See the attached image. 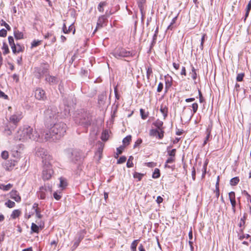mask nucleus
<instances>
[{
    "instance_id": "49",
    "label": "nucleus",
    "mask_w": 251,
    "mask_h": 251,
    "mask_svg": "<svg viewBox=\"0 0 251 251\" xmlns=\"http://www.w3.org/2000/svg\"><path fill=\"white\" fill-rule=\"evenodd\" d=\"M174 158L173 157H170L166 160L165 167H167V164L169 163H172L174 161Z\"/></svg>"
},
{
    "instance_id": "32",
    "label": "nucleus",
    "mask_w": 251,
    "mask_h": 251,
    "mask_svg": "<svg viewBox=\"0 0 251 251\" xmlns=\"http://www.w3.org/2000/svg\"><path fill=\"white\" fill-rule=\"evenodd\" d=\"M31 230L34 232H38L39 227L35 224L32 223L31 227Z\"/></svg>"
},
{
    "instance_id": "52",
    "label": "nucleus",
    "mask_w": 251,
    "mask_h": 251,
    "mask_svg": "<svg viewBox=\"0 0 251 251\" xmlns=\"http://www.w3.org/2000/svg\"><path fill=\"white\" fill-rule=\"evenodd\" d=\"M163 87V83H161V82H160L158 84V86H157V92H160L162 90Z\"/></svg>"
},
{
    "instance_id": "22",
    "label": "nucleus",
    "mask_w": 251,
    "mask_h": 251,
    "mask_svg": "<svg viewBox=\"0 0 251 251\" xmlns=\"http://www.w3.org/2000/svg\"><path fill=\"white\" fill-rule=\"evenodd\" d=\"M46 79L47 81H48L50 84L55 83L56 81V78L54 76H47Z\"/></svg>"
},
{
    "instance_id": "25",
    "label": "nucleus",
    "mask_w": 251,
    "mask_h": 251,
    "mask_svg": "<svg viewBox=\"0 0 251 251\" xmlns=\"http://www.w3.org/2000/svg\"><path fill=\"white\" fill-rule=\"evenodd\" d=\"M138 243V240H135L132 242L131 245V250L132 251H136V247Z\"/></svg>"
},
{
    "instance_id": "26",
    "label": "nucleus",
    "mask_w": 251,
    "mask_h": 251,
    "mask_svg": "<svg viewBox=\"0 0 251 251\" xmlns=\"http://www.w3.org/2000/svg\"><path fill=\"white\" fill-rule=\"evenodd\" d=\"M172 78L170 76H165L166 87H169L172 85Z\"/></svg>"
},
{
    "instance_id": "40",
    "label": "nucleus",
    "mask_w": 251,
    "mask_h": 251,
    "mask_svg": "<svg viewBox=\"0 0 251 251\" xmlns=\"http://www.w3.org/2000/svg\"><path fill=\"white\" fill-rule=\"evenodd\" d=\"M244 76V74L243 73L239 74L237 75L236 77V80L237 81H241L243 80V79Z\"/></svg>"
},
{
    "instance_id": "27",
    "label": "nucleus",
    "mask_w": 251,
    "mask_h": 251,
    "mask_svg": "<svg viewBox=\"0 0 251 251\" xmlns=\"http://www.w3.org/2000/svg\"><path fill=\"white\" fill-rule=\"evenodd\" d=\"M133 160V157L132 156H129L127 162L126 163V166L128 168H131L133 167V164L132 161Z\"/></svg>"
},
{
    "instance_id": "35",
    "label": "nucleus",
    "mask_w": 251,
    "mask_h": 251,
    "mask_svg": "<svg viewBox=\"0 0 251 251\" xmlns=\"http://www.w3.org/2000/svg\"><path fill=\"white\" fill-rule=\"evenodd\" d=\"M143 176V175L139 173H135L133 175V177L135 178H137L138 180H140L142 177Z\"/></svg>"
},
{
    "instance_id": "50",
    "label": "nucleus",
    "mask_w": 251,
    "mask_h": 251,
    "mask_svg": "<svg viewBox=\"0 0 251 251\" xmlns=\"http://www.w3.org/2000/svg\"><path fill=\"white\" fill-rule=\"evenodd\" d=\"M7 34V31L5 29H2L0 30V36L5 37Z\"/></svg>"
},
{
    "instance_id": "33",
    "label": "nucleus",
    "mask_w": 251,
    "mask_h": 251,
    "mask_svg": "<svg viewBox=\"0 0 251 251\" xmlns=\"http://www.w3.org/2000/svg\"><path fill=\"white\" fill-rule=\"evenodd\" d=\"M66 182L63 180L62 178H60V184L59 187L61 188L62 189H64L66 186Z\"/></svg>"
},
{
    "instance_id": "47",
    "label": "nucleus",
    "mask_w": 251,
    "mask_h": 251,
    "mask_svg": "<svg viewBox=\"0 0 251 251\" xmlns=\"http://www.w3.org/2000/svg\"><path fill=\"white\" fill-rule=\"evenodd\" d=\"M155 125L158 128V129H161L160 127L163 125V122L161 121L158 120L156 122Z\"/></svg>"
},
{
    "instance_id": "34",
    "label": "nucleus",
    "mask_w": 251,
    "mask_h": 251,
    "mask_svg": "<svg viewBox=\"0 0 251 251\" xmlns=\"http://www.w3.org/2000/svg\"><path fill=\"white\" fill-rule=\"evenodd\" d=\"M251 9V0L249 2V3H248V4L247 6L245 18H246L248 16Z\"/></svg>"
},
{
    "instance_id": "1",
    "label": "nucleus",
    "mask_w": 251,
    "mask_h": 251,
    "mask_svg": "<svg viewBox=\"0 0 251 251\" xmlns=\"http://www.w3.org/2000/svg\"><path fill=\"white\" fill-rule=\"evenodd\" d=\"M42 131L36 129L33 130L28 126L20 127L15 135L14 139L17 141L22 142L28 141L29 140L43 141L41 135Z\"/></svg>"
},
{
    "instance_id": "57",
    "label": "nucleus",
    "mask_w": 251,
    "mask_h": 251,
    "mask_svg": "<svg viewBox=\"0 0 251 251\" xmlns=\"http://www.w3.org/2000/svg\"><path fill=\"white\" fill-rule=\"evenodd\" d=\"M156 202L158 203V204H160L161 203V202H162L163 201V198L160 197V196H158L157 197V199H156Z\"/></svg>"
},
{
    "instance_id": "48",
    "label": "nucleus",
    "mask_w": 251,
    "mask_h": 251,
    "mask_svg": "<svg viewBox=\"0 0 251 251\" xmlns=\"http://www.w3.org/2000/svg\"><path fill=\"white\" fill-rule=\"evenodd\" d=\"M192 77L193 79H196L197 78V74L195 71V69L194 67L192 68Z\"/></svg>"
},
{
    "instance_id": "46",
    "label": "nucleus",
    "mask_w": 251,
    "mask_h": 251,
    "mask_svg": "<svg viewBox=\"0 0 251 251\" xmlns=\"http://www.w3.org/2000/svg\"><path fill=\"white\" fill-rule=\"evenodd\" d=\"M4 132L7 135H10L12 134V131L8 127L5 128Z\"/></svg>"
},
{
    "instance_id": "30",
    "label": "nucleus",
    "mask_w": 251,
    "mask_h": 251,
    "mask_svg": "<svg viewBox=\"0 0 251 251\" xmlns=\"http://www.w3.org/2000/svg\"><path fill=\"white\" fill-rule=\"evenodd\" d=\"M131 140V136L130 135L127 136L123 140V142L125 145H128Z\"/></svg>"
},
{
    "instance_id": "6",
    "label": "nucleus",
    "mask_w": 251,
    "mask_h": 251,
    "mask_svg": "<svg viewBox=\"0 0 251 251\" xmlns=\"http://www.w3.org/2000/svg\"><path fill=\"white\" fill-rule=\"evenodd\" d=\"M48 191L49 192L51 191V189L49 186L48 187H47L46 186L41 187L40 189V191L38 193V197L41 199H45L46 196V193Z\"/></svg>"
},
{
    "instance_id": "12",
    "label": "nucleus",
    "mask_w": 251,
    "mask_h": 251,
    "mask_svg": "<svg viewBox=\"0 0 251 251\" xmlns=\"http://www.w3.org/2000/svg\"><path fill=\"white\" fill-rule=\"evenodd\" d=\"M63 32L64 33H68L70 32L71 31H73V34H74L75 33V29L73 25H71L69 26L68 29L67 30L66 25L64 24L63 25Z\"/></svg>"
},
{
    "instance_id": "43",
    "label": "nucleus",
    "mask_w": 251,
    "mask_h": 251,
    "mask_svg": "<svg viewBox=\"0 0 251 251\" xmlns=\"http://www.w3.org/2000/svg\"><path fill=\"white\" fill-rule=\"evenodd\" d=\"M1 157L4 159H6L8 157V153L6 151H3L1 153Z\"/></svg>"
},
{
    "instance_id": "41",
    "label": "nucleus",
    "mask_w": 251,
    "mask_h": 251,
    "mask_svg": "<svg viewBox=\"0 0 251 251\" xmlns=\"http://www.w3.org/2000/svg\"><path fill=\"white\" fill-rule=\"evenodd\" d=\"M159 139H161L163 137V131L161 129H158L157 136Z\"/></svg>"
},
{
    "instance_id": "55",
    "label": "nucleus",
    "mask_w": 251,
    "mask_h": 251,
    "mask_svg": "<svg viewBox=\"0 0 251 251\" xmlns=\"http://www.w3.org/2000/svg\"><path fill=\"white\" fill-rule=\"evenodd\" d=\"M123 150H124V147H123V146H120L119 148H118L117 149V155L121 154Z\"/></svg>"
},
{
    "instance_id": "31",
    "label": "nucleus",
    "mask_w": 251,
    "mask_h": 251,
    "mask_svg": "<svg viewBox=\"0 0 251 251\" xmlns=\"http://www.w3.org/2000/svg\"><path fill=\"white\" fill-rule=\"evenodd\" d=\"M160 176V172L159 170L158 169H155L154 171V172L152 174V177L154 178H157L159 177Z\"/></svg>"
},
{
    "instance_id": "24",
    "label": "nucleus",
    "mask_w": 251,
    "mask_h": 251,
    "mask_svg": "<svg viewBox=\"0 0 251 251\" xmlns=\"http://www.w3.org/2000/svg\"><path fill=\"white\" fill-rule=\"evenodd\" d=\"M239 182V178L238 177H235L231 179L230 184L232 186L236 185Z\"/></svg>"
},
{
    "instance_id": "45",
    "label": "nucleus",
    "mask_w": 251,
    "mask_h": 251,
    "mask_svg": "<svg viewBox=\"0 0 251 251\" xmlns=\"http://www.w3.org/2000/svg\"><path fill=\"white\" fill-rule=\"evenodd\" d=\"M176 150L173 149L171 151H168V154L170 156V157H173L174 158V156L176 154Z\"/></svg>"
},
{
    "instance_id": "2",
    "label": "nucleus",
    "mask_w": 251,
    "mask_h": 251,
    "mask_svg": "<svg viewBox=\"0 0 251 251\" xmlns=\"http://www.w3.org/2000/svg\"><path fill=\"white\" fill-rule=\"evenodd\" d=\"M66 126L62 122L55 123L45 134L42 133L43 140L55 141L60 139L66 132Z\"/></svg>"
},
{
    "instance_id": "10",
    "label": "nucleus",
    "mask_w": 251,
    "mask_h": 251,
    "mask_svg": "<svg viewBox=\"0 0 251 251\" xmlns=\"http://www.w3.org/2000/svg\"><path fill=\"white\" fill-rule=\"evenodd\" d=\"M35 213L36 216L39 219H41L42 217V215L40 213V211L38 208V204L34 203L32 206V213L33 214Z\"/></svg>"
},
{
    "instance_id": "16",
    "label": "nucleus",
    "mask_w": 251,
    "mask_h": 251,
    "mask_svg": "<svg viewBox=\"0 0 251 251\" xmlns=\"http://www.w3.org/2000/svg\"><path fill=\"white\" fill-rule=\"evenodd\" d=\"M46 115L49 116V118L50 119V122L52 121V122L53 123L54 120H56L57 119V116L56 114H51V111L50 110H47L46 111Z\"/></svg>"
},
{
    "instance_id": "37",
    "label": "nucleus",
    "mask_w": 251,
    "mask_h": 251,
    "mask_svg": "<svg viewBox=\"0 0 251 251\" xmlns=\"http://www.w3.org/2000/svg\"><path fill=\"white\" fill-rule=\"evenodd\" d=\"M41 41L40 40H34L31 43V48L36 47L41 44Z\"/></svg>"
},
{
    "instance_id": "3",
    "label": "nucleus",
    "mask_w": 251,
    "mask_h": 251,
    "mask_svg": "<svg viewBox=\"0 0 251 251\" xmlns=\"http://www.w3.org/2000/svg\"><path fill=\"white\" fill-rule=\"evenodd\" d=\"M37 155L40 156L43 160V173L42 177L44 180L50 179L53 173L52 167V159L51 156L44 149H40L37 151Z\"/></svg>"
},
{
    "instance_id": "58",
    "label": "nucleus",
    "mask_w": 251,
    "mask_h": 251,
    "mask_svg": "<svg viewBox=\"0 0 251 251\" xmlns=\"http://www.w3.org/2000/svg\"><path fill=\"white\" fill-rule=\"evenodd\" d=\"M157 131L158 130H151L150 132L151 135L157 136Z\"/></svg>"
},
{
    "instance_id": "4",
    "label": "nucleus",
    "mask_w": 251,
    "mask_h": 251,
    "mask_svg": "<svg viewBox=\"0 0 251 251\" xmlns=\"http://www.w3.org/2000/svg\"><path fill=\"white\" fill-rule=\"evenodd\" d=\"M131 55L132 53L129 51H127L123 48H118L115 50L113 53V55L117 58L128 57Z\"/></svg>"
},
{
    "instance_id": "19",
    "label": "nucleus",
    "mask_w": 251,
    "mask_h": 251,
    "mask_svg": "<svg viewBox=\"0 0 251 251\" xmlns=\"http://www.w3.org/2000/svg\"><path fill=\"white\" fill-rule=\"evenodd\" d=\"M107 3L105 2H101L100 3L98 6V9L100 12H103L104 11V7L106 6Z\"/></svg>"
},
{
    "instance_id": "7",
    "label": "nucleus",
    "mask_w": 251,
    "mask_h": 251,
    "mask_svg": "<svg viewBox=\"0 0 251 251\" xmlns=\"http://www.w3.org/2000/svg\"><path fill=\"white\" fill-rule=\"evenodd\" d=\"M35 97L39 100H44L46 98L45 91L41 88H37L35 91Z\"/></svg>"
},
{
    "instance_id": "53",
    "label": "nucleus",
    "mask_w": 251,
    "mask_h": 251,
    "mask_svg": "<svg viewBox=\"0 0 251 251\" xmlns=\"http://www.w3.org/2000/svg\"><path fill=\"white\" fill-rule=\"evenodd\" d=\"M152 69L151 68H148L147 70V76L148 79L150 78V75L152 74Z\"/></svg>"
},
{
    "instance_id": "11",
    "label": "nucleus",
    "mask_w": 251,
    "mask_h": 251,
    "mask_svg": "<svg viewBox=\"0 0 251 251\" xmlns=\"http://www.w3.org/2000/svg\"><path fill=\"white\" fill-rule=\"evenodd\" d=\"M212 128V123L211 122H210V124L208 125V127L206 129V132L207 135H206V136L205 138V140L203 142V145H205L207 143V142L209 139V138L210 136Z\"/></svg>"
},
{
    "instance_id": "38",
    "label": "nucleus",
    "mask_w": 251,
    "mask_h": 251,
    "mask_svg": "<svg viewBox=\"0 0 251 251\" xmlns=\"http://www.w3.org/2000/svg\"><path fill=\"white\" fill-rule=\"evenodd\" d=\"M140 114H141V117L143 120L146 119L147 118V117L148 116V115L147 114L145 113V111H144V109H140Z\"/></svg>"
},
{
    "instance_id": "5",
    "label": "nucleus",
    "mask_w": 251,
    "mask_h": 251,
    "mask_svg": "<svg viewBox=\"0 0 251 251\" xmlns=\"http://www.w3.org/2000/svg\"><path fill=\"white\" fill-rule=\"evenodd\" d=\"M23 117V112L20 110H17L10 117L9 122L16 125L21 120Z\"/></svg>"
},
{
    "instance_id": "17",
    "label": "nucleus",
    "mask_w": 251,
    "mask_h": 251,
    "mask_svg": "<svg viewBox=\"0 0 251 251\" xmlns=\"http://www.w3.org/2000/svg\"><path fill=\"white\" fill-rule=\"evenodd\" d=\"M21 214V211L19 209H16L13 211L11 215V218L15 219L18 218Z\"/></svg>"
},
{
    "instance_id": "59",
    "label": "nucleus",
    "mask_w": 251,
    "mask_h": 251,
    "mask_svg": "<svg viewBox=\"0 0 251 251\" xmlns=\"http://www.w3.org/2000/svg\"><path fill=\"white\" fill-rule=\"evenodd\" d=\"M11 49H12V52L14 53H18L17 52V49L16 48V44L15 45H13L12 46H10Z\"/></svg>"
},
{
    "instance_id": "18",
    "label": "nucleus",
    "mask_w": 251,
    "mask_h": 251,
    "mask_svg": "<svg viewBox=\"0 0 251 251\" xmlns=\"http://www.w3.org/2000/svg\"><path fill=\"white\" fill-rule=\"evenodd\" d=\"M12 187V185L9 183L7 185L1 184H0V189L3 191H8Z\"/></svg>"
},
{
    "instance_id": "23",
    "label": "nucleus",
    "mask_w": 251,
    "mask_h": 251,
    "mask_svg": "<svg viewBox=\"0 0 251 251\" xmlns=\"http://www.w3.org/2000/svg\"><path fill=\"white\" fill-rule=\"evenodd\" d=\"M146 0H137V3L138 7H139L140 11L142 12L144 9V5L145 3Z\"/></svg>"
},
{
    "instance_id": "63",
    "label": "nucleus",
    "mask_w": 251,
    "mask_h": 251,
    "mask_svg": "<svg viewBox=\"0 0 251 251\" xmlns=\"http://www.w3.org/2000/svg\"><path fill=\"white\" fill-rule=\"evenodd\" d=\"M176 19H177V16H176L175 17H174V18L173 19V20H172V22H171V23L170 25L168 26V28H170V27L171 26V25H173L174 23H175V22H176Z\"/></svg>"
},
{
    "instance_id": "39",
    "label": "nucleus",
    "mask_w": 251,
    "mask_h": 251,
    "mask_svg": "<svg viewBox=\"0 0 251 251\" xmlns=\"http://www.w3.org/2000/svg\"><path fill=\"white\" fill-rule=\"evenodd\" d=\"M53 197L56 200H57V201L59 200L61 198V193L60 192L59 193H58L56 192H54L53 193Z\"/></svg>"
},
{
    "instance_id": "20",
    "label": "nucleus",
    "mask_w": 251,
    "mask_h": 251,
    "mask_svg": "<svg viewBox=\"0 0 251 251\" xmlns=\"http://www.w3.org/2000/svg\"><path fill=\"white\" fill-rule=\"evenodd\" d=\"M109 135L108 132L107 130H105L102 132L101 136V139L102 141H107L108 139Z\"/></svg>"
},
{
    "instance_id": "54",
    "label": "nucleus",
    "mask_w": 251,
    "mask_h": 251,
    "mask_svg": "<svg viewBox=\"0 0 251 251\" xmlns=\"http://www.w3.org/2000/svg\"><path fill=\"white\" fill-rule=\"evenodd\" d=\"M206 167H207V164L205 163L203 167V173L202 174V177H204L205 176L206 172Z\"/></svg>"
},
{
    "instance_id": "62",
    "label": "nucleus",
    "mask_w": 251,
    "mask_h": 251,
    "mask_svg": "<svg viewBox=\"0 0 251 251\" xmlns=\"http://www.w3.org/2000/svg\"><path fill=\"white\" fill-rule=\"evenodd\" d=\"M219 176H218L217 178V182L216 184V189L218 190V192H219Z\"/></svg>"
},
{
    "instance_id": "9",
    "label": "nucleus",
    "mask_w": 251,
    "mask_h": 251,
    "mask_svg": "<svg viewBox=\"0 0 251 251\" xmlns=\"http://www.w3.org/2000/svg\"><path fill=\"white\" fill-rule=\"evenodd\" d=\"M10 197L12 199L15 200L16 202L21 201V197L19 193L16 190H12L10 193Z\"/></svg>"
},
{
    "instance_id": "8",
    "label": "nucleus",
    "mask_w": 251,
    "mask_h": 251,
    "mask_svg": "<svg viewBox=\"0 0 251 251\" xmlns=\"http://www.w3.org/2000/svg\"><path fill=\"white\" fill-rule=\"evenodd\" d=\"M229 198L232 205V210L235 211L236 206L235 196L234 192H230L228 194Z\"/></svg>"
},
{
    "instance_id": "61",
    "label": "nucleus",
    "mask_w": 251,
    "mask_h": 251,
    "mask_svg": "<svg viewBox=\"0 0 251 251\" xmlns=\"http://www.w3.org/2000/svg\"><path fill=\"white\" fill-rule=\"evenodd\" d=\"M205 36V34H204L202 36L201 39V49H202V48H203V43H204V41Z\"/></svg>"
},
{
    "instance_id": "13",
    "label": "nucleus",
    "mask_w": 251,
    "mask_h": 251,
    "mask_svg": "<svg viewBox=\"0 0 251 251\" xmlns=\"http://www.w3.org/2000/svg\"><path fill=\"white\" fill-rule=\"evenodd\" d=\"M105 20L106 18L104 15L100 17L97 22V28H98L99 27H101Z\"/></svg>"
},
{
    "instance_id": "15",
    "label": "nucleus",
    "mask_w": 251,
    "mask_h": 251,
    "mask_svg": "<svg viewBox=\"0 0 251 251\" xmlns=\"http://www.w3.org/2000/svg\"><path fill=\"white\" fill-rule=\"evenodd\" d=\"M14 37L17 40L22 39L24 38V34L23 32L18 30H15L14 32Z\"/></svg>"
},
{
    "instance_id": "56",
    "label": "nucleus",
    "mask_w": 251,
    "mask_h": 251,
    "mask_svg": "<svg viewBox=\"0 0 251 251\" xmlns=\"http://www.w3.org/2000/svg\"><path fill=\"white\" fill-rule=\"evenodd\" d=\"M146 165L149 167L152 168L156 166V163L154 162H148L146 163Z\"/></svg>"
},
{
    "instance_id": "29",
    "label": "nucleus",
    "mask_w": 251,
    "mask_h": 251,
    "mask_svg": "<svg viewBox=\"0 0 251 251\" xmlns=\"http://www.w3.org/2000/svg\"><path fill=\"white\" fill-rule=\"evenodd\" d=\"M160 110V112L163 114L164 119H165V118L167 116V109L165 107L161 106Z\"/></svg>"
},
{
    "instance_id": "60",
    "label": "nucleus",
    "mask_w": 251,
    "mask_h": 251,
    "mask_svg": "<svg viewBox=\"0 0 251 251\" xmlns=\"http://www.w3.org/2000/svg\"><path fill=\"white\" fill-rule=\"evenodd\" d=\"M192 176L193 179L195 180V177H196V171H195V169L194 167L193 168V170L192 171Z\"/></svg>"
},
{
    "instance_id": "64",
    "label": "nucleus",
    "mask_w": 251,
    "mask_h": 251,
    "mask_svg": "<svg viewBox=\"0 0 251 251\" xmlns=\"http://www.w3.org/2000/svg\"><path fill=\"white\" fill-rule=\"evenodd\" d=\"M181 75H186V70L184 67H182L181 69Z\"/></svg>"
},
{
    "instance_id": "42",
    "label": "nucleus",
    "mask_w": 251,
    "mask_h": 251,
    "mask_svg": "<svg viewBox=\"0 0 251 251\" xmlns=\"http://www.w3.org/2000/svg\"><path fill=\"white\" fill-rule=\"evenodd\" d=\"M126 158L125 156H121L118 160V164H122L126 162Z\"/></svg>"
},
{
    "instance_id": "36",
    "label": "nucleus",
    "mask_w": 251,
    "mask_h": 251,
    "mask_svg": "<svg viewBox=\"0 0 251 251\" xmlns=\"http://www.w3.org/2000/svg\"><path fill=\"white\" fill-rule=\"evenodd\" d=\"M16 48L18 53L23 51L24 49V47L20 45L19 44H17L16 45Z\"/></svg>"
},
{
    "instance_id": "51",
    "label": "nucleus",
    "mask_w": 251,
    "mask_h": 251,
    "mask_svg": "<svg viewBox=\"0 0 251 251\" xmlns=\"http://www.w3.org/2000/svg\"><path fill=\"white\" fill-rule=\"evenodd\" d=\"M8 39L9 44L10 46H12L13 45H15V44L14 43V39H13V37L9 36L8 37Z\"/></svg>"
},
{
    "instance_id": "21",
    "label": "nucleus",
    "mask_w": 251,
    "mask_h": 251,
    "mask_svg": "<svg viewBox=\"0 0 251 251\" xmlns=\"http://www.w3.org/2000/svg\"><path fill=\"white\" fill-rule=\"evenodd\" d=\"M2 50H3V54L4 55H6L9 52L8 47L6 43H4L3 44V45L2 47Z\"/></svg>"
},
{
    "instance_id": "44",
    "label": "nucleus",
    "mask_w": 251,
    "mask_h": 251,
    "mask_svg": "<svg viewBox=\"0 0 251 251\" xmlns=\"http://www.w3.org/2000/svg\"><path fill=\"white\" fill-rule=\"evenodd\" d=\"M192 107L193 111V113H195L197 112L198 108V105L197 103H194L192 105Z\"/></svg>"
},
{
    "instance_id": "14",
    "label": "nucleus",
    "mask_w": 251,
    "mask_h": 251,
    "mask_svg": "<svg viewBox=\"0 0 251 251\" xmlns=\"http://www.w3.org/2000/svg\"><path fill=\"white\" fill-rule=\"evenodd\" d=\"M246 218H247V214L246 213H245L244 214L243 218H242L241 219L240 221L238 224V226L241 227V231L243 230V229L245 227V221L246 220Z\"/></svg>"
},
{
    "instance_id": "28",
    "label": "nucleus",
    "mask_w": 251,
    "mask_h": 251,
    "mask_svg": "<svg viewBox=\"0 0 251 251\" xmlns=\"http://www.w3.org/2000/svg\"><path fill=\"white\" fill-rule=\"evenodd\" d=\"M5 205L8 208H11L15 206V203L14 201H12L10 200H8L7 201L5 202Z\"/></svg>"
}]
</instances>
